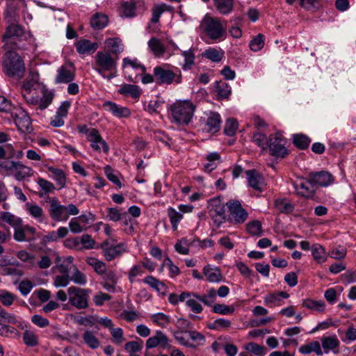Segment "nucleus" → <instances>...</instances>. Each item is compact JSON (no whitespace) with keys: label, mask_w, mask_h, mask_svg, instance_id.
<instances>
[{"label":"nucleus","mask_w":356,"mask_h":356,"mask_svg":"<svg viewBox=\"0 0 356 356\" xmlns=\"http://www.w3.org/2000/svg\"><path fill=\"white\" fill-rule=\"evenodd\" d=\"M2 71L8 76L21 79L26 67L22 57L15 51H8L2 57Z\"/></svg>","instance_id":"f257e3e1"},{"label":"nucleus","mask_w":356,"mask_h":356,"mask_svg":"<svg viewBox=\"0 0 356 356\" xmlns=\"http://www.w3.org/2000/svg\"><path fill=\"white\" fill-rule=\"evenodd\" d=\"M195 106L188 100L177 101L170 106L173 119L179 124H187L193 118Z\"/></svg>","instance_id":"f03ea898"},{"label":"nucleus","mask_w":356,"mask_h":356,"mask_svg":"<svg viewBox=\"0 0 356 356\" xmlns=\"http://www.w3.org/2000/svg\"><path fill=\"white\" fill-rule=\"evenodd\" d=\"M118 57L114 58L108 51H98L95 56V70L102 76L106 72H113L116 70L117 60Z\"/></svg>","instance_id":"7ed1b4c3"},{"label":"nucleus","mask_w":356,"mask_h":356,"mask_svg":"<svg viewBox=\"0 0 356 356\" xmlns=\"http://www.w3.org/2000/svg\"><path fill=\"white\" fill-rule=\"evenodd\" d=\"M40 92L42 97L39 95L38 90L36 92H28L22 93V95L27 104L33 106L38 105L40 110H44L51 104L54 95L44 88H42Z\"/></svg>","instance_id":"20e7f679"},{"label":"nucleus","mask_w":356,"mask_h":356,"mask_svg":"<svg viewBox=\"0 0 356 356\" xmlns=\"http://www.w3.org/2000/svg\"><path fill=\"white\" fill-rule=\"evenodd\" d=\"M69 303L78 309L88 307L90 290L72 286L67 289Z\"/></svg>","instance_id":"39448f33"},{"label":"nucleus","mask_w":356,"mask_h":356,"mask_svg":"<svg viewBox=\"0 0 356 356\" xmlns=\"http://www.w3.org/2000/svg\"><path fill=\"white\" fill-rule=\"evenodd\" d=\"M202 27L207 35L213 40L222 38L225 33V28L219 19L206 16L202 22Z\"/></svg>","instance_id":"423d86ee"},{"label":"nucleus","mask_w":356,"mask_h":356,"mask_svg":"<svg viewBox=\"0 0 356 356\" xmlns=\"http://www.w3.org/2000/svg\"><path fill=\"white\" fill-rule=\"evenodd\" d=\"M268 147L270 154L276 158L282 159L289 154L285 147V139L280 132L269 136Z\"/></svg>","instance_id":"0eeeda50"},{"label":"nucleus","mask_w":356,"mask_h":356,"mask_svg":"<svg viewBox=\"0 0 356 356\" xmlns=\"http://www.w3.org/2000/svg\"><path fill=\"white\" fill-rule=\"evenodd\" d=\"M229 209L227 221L232 224H242L248 218V212L242 207L239 201L234 200L226 203Z\"/></svg>","instance_id":"6e6552de"},{"label":"nucleus","mask_w":356,"mask_h":356,"mask_svg":"<svg viewBox=\"0 0 356 356\" xmlns=\"http://www.w3.org/2000/svg\"><path fill=\"white\" fill-rule=\"evenodd\" d=\"M154 75L159 84H171L172 82L180 83L181 82V73L179 70L178 73L161 66H157L154 69Z\"/></svg>","instance_id":"1a4fd4ad"},{"label":"nucleus","mask_w":356,"mask_h":356,"mask_svg":"<svg viewBox=\"0 0 356 356\" xmlns=\"http://www.w3.org/2000/svg\"><path fill=\"white\" fill-rule=\"evenodd\" d=\"M175 325L177 330L173 332L175 339L182 346H191L189 344V341L186 337V334L193 328V324L186 319L179 318L177 320Z\"/></svg>","instance_id":"9d476101"},{"label":"nucleus","mask_w":356,"mask_h":356,"mask_svg":"<svg viewBox=\"0 0 356 356\" xmlns=\"http://www.w3.org/2000/svg\"><path fill=\"white\" fill-rule=\"evenodd\" d=\"M86 134L88 140L90 143V145L95 151L100 152L102 149L104 153L108 152L109 147L108 144L96 129L90 128L87 129Z\"/></svg>","instance_id":"9b49d317"},{"label":"nucleus","mask_w":356,"mask_h":356,"mask_svg":"<svg viewBox=\"0 0 356 356\" xmlns=\"http://www.w3.org/2000/svg\"><path fill=\"white\" fill-rule=\"evenodd\" d=\"M102 250L103 256L107 261H111L116 258L120 257L126 252V248L122 243L118 245H111L108 241H104L100 245Z\"/></svg>","instance_id":"f8f14e48"},{"label":"nucleus","mask_w":356,"mask_h":356,"mask_svg":"<svg viewBox=\"0 0 356 356\" xmlns=\"http://www.w3.org/2000/svg\"><path fill=\"white\" fill-rule=\"evenodd\" d=\"M49 213L55 221H66L68 215L65 214V206L60 204L58 199L54 197L49 200Z\"/></svg>","instance_id":"ddd939ff"},{"label":"nucleus","mask_w":356,"mask_h":356,"mask_svg":"<svg viewBox=\"0 0 356 356\" xmlns=\"http://www.w3.org/2000/svg\"><path fill=\"white\" fill-rule=\"evenodd\" d=\"M209 215L214 224L220 227L226 220L225 206L219 201H213L210 206Z\"/></svg>","instance_id":"4468645a"},{"label":"nucleus","mask_w":356,"mask_h":356,"mask_svg":"<svg viewBox=\"0 0 356 356\" xmlns=\"http://www.w3.org/2000/svg\"><path fill=\"white\" fill-rule=\"evenodd\" d=\"M39 88L38 73L37 72L30 70L29 76L22 85L21 93L36 92Z\"/></svg>","instance_id":"2eb2a0df"},{"label":"nucleus","mask_w":356,"mask_h":356,"mask_svg":"<svg viewBox=\"0 0 356 356\" xmlns=\"http://www.w3.org/2000/svg\"><path fill=\"white\" fill-rule=\"evenodd\" d=\"M58 73L56 77V82L58 83H70L74 79V72L73 70L72 63L62 65L58 70Z\"/></svg>","instance_id":"dca6fc26"},{"label":"nucleus","mask_w":356,"mask_h":356,"mask_svg":"<svg viewBox=\"0 0 356 356\" xmlns=\"http://www.w3.org/2000/svg\"><path fill=\"white\" fill-rule=\"evenodd\" d=\"M294 188L298 195L309 198L313 196L314 190V183H312L310 177L307 181H296L293 184Z\"/></svg>","instance_id":"f3484780"},{"label":"nucleus","mask_w":356,"mask_h":356,"mask_svg":"<svg viewBox=\"0 0 356 356\" xmlns=\"http://www.w3.org/2000/svg\"><path fill=\"white\" fill-rule=\"evenodd\" d=\"M309 177L314 185L327 186L334 181L332 175L326 171H321L316 173H310Z\"/></svg>","instance_id":"a211bd4d"},{"label":"nucleus","mask_w":356,"mask_h":356,"mask_svg":"<svg viewBox=\"0 0 356 356\" xmlns=\"http://www.w3.org/2000/svg\"><path fill=\"white\" fill-rule=\"evenodd\" d=\"M102 286L108 292H114L118 283V277L113 270H106L102 275Z\"/></svg>","instance_id":"6ab92c4d"},{"label":"nucleus","mask_w":356,"mask_h":356,"mask_svg":"<svg viewBox=\"0 0 356 356\" xmlns=\"http://www.w3.org/2000/svg\"><path fill=\"white\" fill-rule=\"evenodd\" d=\"M15 122L19 130L23 133H29L32 131L30 117L25 111H20L16 114Z\"/></svg>","instance_id":"aec40b11"},{"label":"nucleus","mask_w":356,"mask_h":356,"mask_svg":"<svg viewBox=\"0 0 356 356\" xmlns=\"http://www.w3.org/2000/svg\"><path fill=\"white\" fill-rule=\"evenodd\" d=\"M103 108L118 118H127L131 114L128 108L119 106L112 102H104Z\"/></svg>","instance_id":"412c9836"},{"label":"nucleus","mask_w":356,"mask_h":356,"mask_svg":"<svg viewBox=\"0 0 356 356\" xmlns=\"http://www.w3.org/2000/svg\"><path fill=\"white\" fill-rule=\"evenodd\" d=\"M221 124L220 115L218 113L210 112L205 121L204 129L207 132L216 133Z\"/></svg>","instance_id":"4be33fe9"},{"label":"nucleus","mask_w":356,"mask_h":356,"mask_svg":"<svg viewBox=\"0 0 356 356\" xmlns=\"http://www.w3.org/2000/svg\"><path fill=\"white\" fill-rule=\"evenodd\" d=\"M22 0H6V9L5 11V19L7 22H18L19 17L17 13V9Z\"/></svg>","instance_id":"5701e85b"},{"label":"nucleus","mask_w":356,"mask_h":356,"mask_svg":"<svg viewBox=\"0 0 356 356\" xmlns=\"http://www.w3.org/2000/svg\"><path fill=\"white\" fill-rule=\"evenodd\" d=\"M246 175L249 186L253 189L261 192L264 186L263 177L254 170L246 171Z\"/></svg>","instance_id":"b1692460"},{"label":"nucleus","mask_w":356,"mask_h":356,"mask_svg":"<svg viewBox=\"0 0 356 356\" xmlns=\"http://www.w3.org/2000/svg\"><path fill=\"white\" fill-rule=\"evenodd\" d=\"M168 339L161 331H157L155 335L149 337L146 341V347L148 349L153 348L160 345L163 348L168 346Z\"/></svg>","instance_id":"393cba45"},{"label":"nucleus","mask_w":356,"mask_h":356,"mask_svg":"<svg viewBox=\"0 0 356 356\" xmlns=\"http://www.w3.org/2000/svg\"><path fill=\"white\" fill-rule=\"evenodd\" d=\"M17 22H7L8 26L2 37V41L7 44L8 40L15 37H20L23 35L22 28L17 24Z\"/></svg>","instance_id":"a878e982"},{"label":"nucleus","mask_w":356,"mask_h":356,"mask_svg":"<svg viewBox=\"0 0 356 356\" xmlns=\"http://www.w3.org/2000/svg\"><path fill=\"white\" fill-rule=\"evenodd\" d=\"M75 47L79 54H92L97 49L98 44L87 39H81L75 43Z\"/></svg>","instance_id":"bb28decb"},{"label":"nucleus","mask_w":356,"mask_h":356,"mask_svg":"<svg viewBox=\"0 0 356 356\" xmlns=\"http://www.w3.org/2000/svg\"><path fill=\"white\" fill-rule=\"evenodd\" d=\"M105 46L113 54H119L124 51V45L119 38H110L105 40Z\"/></svg>","instance_id":"cd10ccee"},{"label":"nucleus","mask_w":356,"mask_h":356,"mask_svg":"<svg viewBox=\"0 0 356 356\" xmlns=\"http://www.w3.org/2000/svg\"><path fill=\"white\" fill-rule=\"evenodd\" d=\"M82 339L83 343L91 349H97L100 346V341L93 331L86 330L83 334Z\"/></svg>","instance_id":"c85d7f7f"},{"label":"nucleus","mask_w":356,"mask_h":356,"mask_svg":"<svg viewBox=\"0 0 356 356\" xmlns=\"http://www.w3.org/2000/svg\"><path fill=\"white\" fill-rule=\"evenodd\" d=\"M143 282L155 289L159 293L165 295L167 293L168 287L166 285L152 275L145 277L143 280Z\"/></svg>","instance_id":"c756f323"},{"label":"nucleus","mask_w":356,"mask_h":356,"mask_svg":"<svg viewBox=\"0 0 356 356\" xmlns=\"http://www.w3.org/2000/svg\"><path fill=\"white\" fill-rule=\"evenodd\" d=\"M214 6L219 13L229 15L234 9V0H213Z\"/></svg>","instance_id":"7c9ffc66"},{"label":"nucleus","mask_w":356,"mask_h":356,"mask_svg":"<svg viewBox=\"0 0 356 356\" xmlns=\"http://www.w3.org/2000/svg\"><path fill=\"white\" fill-rule=\"evenodd\" d=\"M12 175H13L17 180L22 181L25 178L31 176L32 169L29 167L24 165L19 162H17Z\"/></svg>","instance_id":"2f4dec72"},{"label":"nucleus","mask_w":356,"mask_h":356,"mask_svg":"<svg viewBox=\"0 0 356 356\" xmlns=\"http://www.w3.org/2000/svg\"><path fill=\"white\" fill-rule=\"evenodd\" d=\"M311 250L313 259L318 264H323L327 261V256L325 250L321 245L318 243L314 244L311 248Z\"/></svg>","instance_id":"473e14b6"},{"label":"nucleus","mask_w":356,"mask_h":356,"mask_svg":"<svg viewBox=\"0 0 356 356\" xmlns=\"http://www.w3.org/2000/svg\"><path fill=\"white\" fill-rule=\"evenodd\" d=\"M47 169L52 174V178L56 181L58 188H63L66 184V176L63 170L55 168L52 166H47Z\"/></svg>","instance_id":"72a5a7b5"},{"label":"nucleus","mask_w":356,"mask_h":356,"mask_svg":"<svg viewBox=\"0 0 356 356\" xmlns=\"http://www.w3.org/2000/svg\"><path fill=\"white\" fill-rule=\"evenodd\" d=\"M148 47L156 57H161L165 51L164 45L156 38H152L149 40Z\"/></svg>","instance_id":"f704fd0d"},{"label":"nucleus","mask_w":356,"mask_h":356,"mask_svg":"<svg viewBox=\"0 0 356 356\" xmlns=\"http://www.w3.org/2000/svg\"><path fill=\"white\" fill-rule=\"evenodd\" d=\"M26 209L29 213L39 222L44 221L45 216L42 209L37 204L26 203Z\"/></svg>","instance_id":"c9c22d12"},{"label":"nucleus","mask_w":356,"mask_h":356,"mask_svg":"<svg viewBox=\"0 0 356 356\" xmlns=\"http://www.w3.org/2000/svg\"><path fill=\"white\" fill-rule=\"evenodd\" d=\"M299 352L304 355H307L312 352H314L317 355H323L320 343L316 341L301 346L299 348Z\"/></svg>","instance_id":"e433bc0d"},{"label":"nucleus","mask_w":356,"mask_h":356,"mask_svg":"<svg viewBox=\"0 0 356 356\" xmlns=\"http://www.w3.org/2000/svg\"><path fill=\"white\" fill-rule=\"evenodd\" d=\"M86 261L89 266H92L95 272L100 276L107 270L106 264L95 257H88Z\"/></svg>","instance_id":"4c0bfd02"},{"label":"nucleus","mask_w":356,"mask_h":356,"mask_svg":"<svg viewBox=\"0 0 356 356\" xmlns=\"http://www.w3.org/2000/svg\"><path fill=\"white\" fill-rule=\"evenodd\" d=\"M186 334L188 335L193 341L192 343L189 341V344L192 346H187L188 348H196L197 346L203 345L205 342V337L199 332L191 329Z\"/></svg>","instance_id":"58836bf2"},{"label":"nucleus","mask_w":356,"mask_h":356,"mask_svg":"<svg viewBox=\"0 0 356 356\" xmlns=\"http://www.w3.org/2000/svg\"><path fill=\"white\" fill-rule=\"evenodd\" d=\"M108 19L106 15L102 13H96L90 19V25L93 29H102L108 24Z\"/></svg>","instance_id":"ea45409f"},{"label":"nucleus","mask_w":356,"mask_h":356,"mask_svg":"<svg viewBox=\"0 0 356 356\" xmlns=\"http://www.w3.org/2000/svg\"><path fill=\"white\" fill-rule=\"evenodd\" d=\"M119 93L125 96H130L134 99L138 98L140 92L136 85L124 84L119 90Z\"/></svg>","instance_id":"a19ab883"},{"label":"nucleus","mask_w":356,"mask_h":356,"mask_svg":"<svg viewBox=\"0 0 356 356\" xmlns=\"http://www.w3.org/2000/svg\"><path fill=\"white\" fill-rule=\"evenodd\" d=\"M0 220L8 223L13 227H19L22 225V220L10 212H0Z\"/></svg>","instance_id":"79ce46f5"},{"label":"nucleus","mask_w":356,"mask_h":356,"mask_svg":"<svg viewBox=\"0 0 356 356\" xmlns=\"http://www.w3.org/2000/svg\"><path fill=\"white\" fill-rule=\"evenodd\" d=\"M302 306L318 312H323L325 305L323 300H314L312 299H306L303 300Z\"/></svg>","instance_id":"37998d69"},{"label":"nucleus","mask_w":356,"mask_h":356,"mask_svg":"<svg viewBox=\"0 0 356 356\" xmlns=\"http://www.w3.org/2000/svg\"><path fill=\"white\" fill-rule=\"evenodd\" d=\"M252 141L262 150H265L268 147V140L265 134L260 131H256L252 134Z\"/></svg>","instance_id":"c03bdc74"},{"label":"nucleus","mask_w":356,"mask_h":356,"mask_svg":"<svg viewBox=\"0 0 356 356\" xmlns=\"http://www.w3.org/2000/svg\"><path fill=\"white\" fill-rule=\"evenodd\" d=\"M204 274L210 282H219L222 280V274L218 268H204Z\"/></svg>","instance_id":"a18cd8bd"},{"label":"nucleus","mask_w":356,"mask_h":356,"mask_svg":"<svg viewBox=\"0 0 356 356\" xmlns=\"http://www.w3.org/2000/svg\"><path fill=\"white\" fill-rule=\"evenodd\" d=\"M322 346L325 353H328L339 346V341L337 337H323L321 339Z\"/></svg>","instance_id":"49530a36"},{"label":"nucleus","mask_w":356,"mask_h":356,"mask_svg":"<svg viewBox=\"0 0 356 356\" xmlns=\"http://www.w3.org/2000/svg\"><path fill=\"white\" fill-rule=\"evenodd\" d=\"M245 349L257 356H264L266 354V348L264 346L254 342H250L245 345Z\"/></svg>","instance_id":"de8ad7c7"},{"label":"nucleus","mask_w":356,"mask_h":356,"mask_svg":"<svg viewBox=\"0 0 356 356\" xmlns=\"http://www.w3.org/2000/svg\"><path fill=\"white\" fill-rule=\"evenodd\" d=\"M295 146L301 149H305L308 147L311 140L304 134H295L293 140Z\"/></svg>","instance_id":"09e8293b"},{"label":"nucleus","mask_w":356,"mask_h":356,"mask_svg":"<svg viewBox=\"0 0 356 356\" xmlns=\"http://www.w3.org/2000/svg\"><path fill=\"white\" fill-rule=\"evenodd\" d=\"M276 209L281 213H289L293 210V206L286 199L277 200L275 202Z\"/></svg>","instance_id":"8fccbe9b"},{"label":"nucleus","mask_w":356,"mask_h":356,"mask_svg":"<svg viewBox=\"0 0 356 356\" xmlns=\"http://www.w3.org/2000/svg\"><path fill=\"white\" fill-rule=\"evenodd\" d=\"M181 55L184 57V63L182 66L184 70L191 69V66L195 63V54L194 50L190 49L187 51L181 52Z\"/></svg>","instance_id":"3c124183"},{"label":"nucleus","mask_w":356,"mask_h":356,"mask_svg":"<svg viewBox=\"0 0 356 356\" xmlns=\"http://www.w3.org/2000/svg\"><path fill=\"white\" fill-rule=\"evenodd\" d=\"M168 216L170 220L172 229L176 230L177 229L178 223L183 218V215L177 211L175 209L170 207L168 209Z\"/></svg>","instance_id":"603ef678"},{"label":"nucleus","mask_w":356,"mask_h":356,"mask_svg":"<svg viewBox=\"0 0 356 356\" xmlns=\"http://www.w3.org/2000/svg\"><path fill=\"white\" fill-rule=\"evenodd\" d=\"M37 183L43 191V193H39L40 197H42L44 194L51 193L56 189L55 186L51 181L43 178H38Z\"/></svg>","instance_id":"864d4df0"},{"label":"nucleus","mask_w":356,"mask_h":356,"mask_svg":"<svg viewBox=\"0 0 356 356\" xmlns=\"http://www.w3.org/2000/svg\"><path fill=\"white\" fill-rule=\"evenodd\" d=\"M250 48L253 51L261 50L264 46V36L259 33L253 38L250 42Z\"/></svg>","instance_id":"5fc2aeb1"},{"label":"nucleus","mask_w":356,"mask_h":356,"mask_svg":"<svg viewBox=\"0 0 356 356\" xmlns=\"http://www.w3.org/2000/svg\"><path fill=\"white\" fill-rule=\"evenodd\" d=\"M215 88L217 95L221 98L227 97L231 92L230 87L225 82H216Z\"/></svg>","instance_id":"6e6d98bb"},{"label":"nucleus","mask_w":356,"mask_h":356,"mask_svg":"<svg viewBox=\"0 0 356 356\" xmlns=\"http://www.w3.org/2000/svg\"><path fill=\"white\" fill-rule=\"evenodd\" d=\"M202 55L213 62H219L222 58L223 53L214 48H209L205 50Z\"/></svg>","instance_id":"4d7b16f0"},{"label":"nucleus","mask_w":356,"mask_h":356,"mask_svg":"<svg viewBox=\"0 0 356 356\" xmlns=\"http://www.w3.org/2000/svg\"><path fill=\"white\" fill-rule=\"evenodd\" d=\"M246 230L251 235L260 236L261 234V223L259 220H253L246 225Z\"/></svg>","instance_id":"13d9d810"},{"label":"nucleus","mask_w":356,"mask_h":356,"mask_svg":"<svg viewBox=\"0 0 356 356\" xmlns=\"http://www.w3.org/2000/svg\"><path fill=\"white\" fill-rule=\"evenodd\" d=\"M143 341L140 339L138 341H129L124 344V349L131 355L140 351L143 348Z\"/></svg>","instance_id":"bf43d9fd"},{"label":"nucleus","mask_w":356,"mask_h":356,"mask_svg":"<svg viewBox=\"0 0 356 356\" xmlns=\"http://www.w3.org/2000/svg\"><path fill=\"white\" fill-rule=\"evenodd\" d=\"M23 340L28 346H35L38 343V337L35 333L30 330H26L23 334Z\"/></svg>","instance_id":"052dcab7"},{"label":"nucleus","mask_w":356,"mask_h":356,"mask_svg":"<svg viewBox=\"0 0 356 356\" xmlns=\"http://www.w3.org/2000/svg\"><path fill=\"white\" fill-rule=\"evenodd\" d=\"M169 6L165 4H161L155 6L152 9V17L151 22L152 23H156L159 20L161 15L165 10L169 9Z\"/></svg>","instance_id":"680f3d73"},{"label":"nucleus","mask_w":356,"mask_h":356,"mask_svg":"<svg viewBox=\"0 0 356 356\" xmlns=\"http://www.w3.org/2000/svg\"><path fill=\"white\" fill-rule=\"evenodd\" d=\"M238 122L234 119H228L226 121L224 132L226 135L232 136L235 134L237 129H238Z\"/></svg>","instance_id":"e2e57ef3"},{"label":"nucleus","mask_w":356,"mask_h":356,"mask_svg":"<svg viewBox=\"0 0 356 356\" xmlns=\"http://www.w3.org/2000/svg\"><path fill=\"white\" fill-rule=\"evenodd\" d=\"M124 216H127L126 212L121 213L117 208H109L108 209L107 217L113 221H119L123 220Z\"/></svg>","instance_id":"0e129e2a"},{"label":"nucleus","mask_w":356,"mask_h":356,"mask_svg":"<svg viewBox=\"0 0 356 356\" xmlns=\"http://www.w3.org/2000/svg\"><path fill=\"white\" fill-rule=\"evenodd\" d=\"M1 322L12 323L14 325H19L20 322L17 321L16 316L12 314L8 313L3 309H1L0 313Z\"/></svg>","instance_id":"69168bd1"},{"label":"nucleus","mask_w":356,"mask_h":356,"mask_svg":"<svg viewBox=\"0 0 356 356\" xmlns=\"http://www.w3.org/2000/svg\"><path fill=\"white\" fill-rule=\"evenodd\" d=\"M111 336L113 337V342L116 344H121L123 341H124V338L123 337L124 332L122 328H112L110 330Z\"/></svg>","instance_id":"338daca9"},{"label":"nucleus","mask_w":356,"mask_h":356,"mask_svg":"<svg viewBox=\"0 0 356 356\" xmlns=\"http://www.w3.org/2000/svg\"><path fill=\"white\" fill-rule=\"evenodd\" d=\"M136 6V3L132 1L123 3L122 5L123 15L127 17H133L135 15L134 10Z\"/></svg>","instance_id":"774afa93"}]
</instances>
